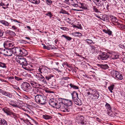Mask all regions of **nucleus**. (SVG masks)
Wrapping results in <instances>:
<instances>
[{
  "instance_id": "1",
  "label": "nucleus",
  "mask_w": 125,
  "mask_h": 125,
  "mask_svg": "<svg viewBox=\"0 0 125 125\" xmlns=\"http://www.w3.org/2000/svg\"><path fill=\"white\" fill-rule=\"evenodd\" d=\"M29 82L31 84V85L35 88L32 89V93H33L34 94H37V95H41V87L42 85L37 83L33 80H31V79L29 80Z\"/></svg>"
},
{
  "instance_id": "2",
  "label": "nucleus",
  "mask_w": 125,
  "mask_h": 125,
  "mask_svg": "<svg viewBox=\"0 0 125 125\" xmlns=\"http://www.w3.org/2000/svg\"><path fill=\"white\" fill-rule=\"evenodd\" d=\"M86 94L93 100H95L98 99L99 96V92L94 89L89 88L86 90Z\"/></svg>"
},
{
  "instance_id": "3",
  "label": "nucleus",
  "mask_w": 125,
  "mask_h": 125,
  "mask_svg": "<svg viewBox=\"0 0 125 125\" xmlns=\"http://www.w3.org/2000/svg\"><path fill=\"white\" fill-rule=\"evenodd\" d=\"M16 61L18 63L22 65V67L26 70H28V67L31 66L28 64L26 59L23 57L19 56L16 58Z\"/></svg>"
},
{
  "instance_id": "4",
  "label": "nucleus",
  "mask_w": 125,
  "mask_h": 125,
  "mask_svg": "<svg viewBox=\"0 0 125 125\" xmlns=\"http://www.w3.org/2000/svg\"><path fill=\"white\" fill-rule=\"evenodd\" d=\"M35 96V102L37 103L41 104H45L47 102L45 97L41 95H36Z\"/></svg>"
},
{
  "instance_id": "5",
  "label": "nucleus",
  "mask_w": 125,
  "mask_h": 125,
  "mask_svg": "<svg viewBox=\"0 0 125 125\" xmlns=\"http://www.w3.org/2000/svg\"><path fill=\"white\" fill-rule=\"evenodd\" d=\"M21 86V89L23 90L29 92L30 93H32V87L29 83L27 82L23 83Z\"/></svg>"
},
{
  "instance_id": "6",
  "label": "nucleus",
  "mask_w": 125,
  "mask_h": 125,
  "mask_svg": "<svg viewBox=\"0 0 125 125\" xmlns=\"http://www.w3.org/2000/svg\"><path fill=\"white\" fill-rule=\"evenodd\" d=\"M111 74L117 80H121L123 79L122 75L117 71H112L111 72Z\"/></svg>"
},
{
  "instance_id": "7",
  "label": "nucleus",
  "mask_w": 125,
  "mask_h": 125,
  "mask_svg": "<svg viewBox=\"0 0 125 125\" xmlns=\"http://www.w3.org/2000/svg\"><path fill=\"white\" fill-rule=\"evenodd\" d=\"M13 52L11 48H10L8 49H3L1 51V53L5 56H10L12 55Z\"/></svg>"
},
{
  "instance_id": "8",
  "label": "nucleus",
  "mask_w": 125,
  "mask_h": 125,
  "mask_svg": "<svg viewBox=\"0 0 125 125\" xmlns=\"http://www.w3.org/2000/svg\"><path fill=\"white\" fill-rule=\"evenodd\" d=\"M14 45L12 42L9 40L5 41L3 44L4 47L6 49L12 47Z\"/></svg>"
},
{
  "instance_id": "9",
  "label": "nucleus",
  "mask_w": 125,
  "mask_h": 125,
  "mask_svg": "<svg viewBox=\"0 0 125 125\" xmlns=\"http://www.w3.org/2000/svg\"><path fill=\"white\" fill-rule=\"evenodd\" d=\"M70 107L66 105L63 103L60 110L63 112H68L70 111Z\"/></svg>"
},
{
  "instance_id": "10",
  "label": "nucleus",
  "mask_w": 125,
  "mask_h": 125,
  "mask_svg": "<svg viewBox=\"0 0 125 125\" xmlns=\"http://www.w3.org/2000/svg\"><path fill=\"white\" fill-rule=\"evenodd\" d=\"M66 2L67 4L72 5L74 7L78 6V3L77 0H67Z\"/></svg>"
},
{
  "instance_id": "11",
  "label": "nucleus",
  "mask_w": 125,
  "mask_h": 125,
  "mask_svg": "<svg viewBox=\"0 0 125 125\" xmlns=\"http://www.w3.org/2000/svg\"><path fill=\"white\" fill-rule=\"evenodd\" d=\"M35 77L38 80L43 82H45L44 77L39 73H37L35 75Z\"/></svg>"
},
{
  "instance_id": "12",
  "label": "nucleus",
  "mask_w": 125,
  "mask_h": 125,
  "mask_svg": "<svg viewBox=\"0 0 125 125\" xmlns=\"http://www.w3.org/2000/svg\"><path fill=\"white\" fill-rule=\"evenodd\" d=\"M109 57V55L108 54L105 52H103L99 55L98 57V58L101 59L102 60H105L107 59Z\"/></svg>"
},
{
  "instance_id": "13",
  "label": "nucleus",
  "mask_w": 125,
  "mask_h": 125,
  "mask_svg": "<svg viewBox=\"0 0 125 125\" xmlns=\"http://www.w3.org/2000/svg\"><path fill=\"white\" fill-rule=\"evenodd\" d=\"M15 51L14 52L15 54L17 55H24L23 51L24 50H22L19 48H16L15 49Z\"/></svg>"
},
{
  "instance_id": "14",
  "label": "nucleus",
  "mask_w": 125,
  "mask_h": 125,
  "mask_svg": "<svg viewBox=\"0 0 125 125\" xmlns=\"http://www.w3.org/2000/svg\"><path fill=\"white\" fill-rule=\"evenodd\" d=\"M73 100L74 101L78 98V94L75 91H73L71 94Z\"/></svg>"
},
{
  "instance_id": "15",
  "label": "nucleus",
  "mask_w": 125,
  "mask_h": 125,
  "mask_svg": "<svg viewBox=\"0 0 125 125\" xmlns=\"http://www.w3.org/2000/svg\"><path fill=\"white\" fill-rule=\"evenodd\" d=\"M2 110L5 113L7 114V115H10L11 112L9 108L6 107L5 108H3Z\"/></svg>"
},
{
  "instance_id": "16",
  "label": "nucleus",
  "mask_w": 125,
  "mask_h": 125,
  "mask_svg": "<svg viewBox=\"0 0 125 125\" xmlns=\"http://www.w3.org/2000/svg\"><path fill=\"white\" fill-rule=\"evenodd\" d=\"M64 104L67 106L70 107L72 105V102L70 100L65 99L64 101Z\"/></svg>"
},
{
  "instance_id": "17",
  "label": "nucleus",
  "mask_w": 125,
  "mask_h": 125,
  "mask_svg": "<svg viewBox=\"0 0 125 125\" xmlns=\"http://www.w3.org/2000/svg\"><path fill=\"white\" fill-rule=\"evenodd\" d=\"M93 2L96 5L99 6H101L103 5V3L101 1H100L99 0H93Z\"/></svg>"
},
{
  "instance_id": "18",
  "label": "nucleus",
  "mask_w": 125,
  "mask_h": 125,
  "mask_svg": "<svg viewBox=\"0 0 125 125\" xmlns=\"http://www.w3.org/2000/svg\"><path fill=\"white\" fill-rule=\"evenodd\" d=\"M38 72L42 74L43 73L47 72V70L44 68L39 67L38 69Z\"/></svg>"
},
{
  "instance_id": "19",
  "label": "nucleus",
  "mask_w": 125,
  "mask_h": 125,
  "mask_svg": "<svg viewBox=\"0 0 125 125\" xmlns=\"http://www.w3.org/2000/svg\"><path fill=\"white\" fill-rule=\"evenodd\" d=\"M0 125H8L7 122L3 118H0Z\"/></svg>"
},
{
  "instance_id": "20",
  "label": "nucleus",
  "mask_w": 125,
  "mask_h": 125,
  "mask_svg": "<svg viewBox=\"0 0 125 125\" xmlns=\"http://www.w3.org/2000/svg\"><path fill=\"white\" fill-rule=\"evenodd\" d=\"M97 65L98 67H100L102 69H106L109 67L107 64H97Z\"/></svg>"
},
{
  "instance_id": "21",
  "label": "nucleus",
  "mask_w": 125,
  "mask_h": 125,
  "mask_svg": "<svg viewBox=\"0 0 125 125\" xmlns=\"http://www.w3.org/2000/svg\"><path fill=\"white\" fill-rule=\"evenodd\" d=\"M111 57L112 59L115 60L119 58V55L115 53H112L111 54Z\"/></svg>"
},
{
  "instance_id": "22",
  "label": "nucleus",
  "mask_w": 125,
  "mask_h": 125,
  "mask_svg": "<svg viewBox=\"0 0 125 125\" xmlns=\"http://www.w3.org/2000/svg\"><path fill=\"white\" fill-rule=\"evenodd\" d=\"M79 4H80L81 6L80 7V8H82L84 10H88V8H87V6L86 5L83 3H81L79 2Z\"/></svg>"
},
{
  "instance_id": "23",
  "label": "nucleus",
  "mask_w": 125,
  "mask_h": 125,
  "mask_svg": "<svg viewBox=\"0 0 125 125\" xmlns=\"http://www.w3.org/2000/svg\"><path fill=\"white\" fill-rule=\"evenodd\" d=\"M75 104L78 105H81L82 104V101L78 98L76 100L74 101Z\"/></svg>"
},
{
  "instance_id": "24",
  "label": "nucleus",
  "mask_w": 125,
  "mask_h": 125,
  "mask_svg": "<svg viewBox=\"0 0 125 125\" xmlns=\"http://www.w3.org/2000/svg\"><path fill=\"white\" fill-rule=\"evenodd\" d=\"M62 104L63 103L62 102H60L58 103H56V104L54 106V107L57 109H60Z\"/></svg>"
},
{
  "instance_id": "25",
  "label": "nucleus",
  "mask_w": 125,
  "mask_h": 125,
  "mask_svg": "<svg viewBox=\"0 0 125 125\" xmlns=\"http://www.w3.org/2000/svg\"><path fill=\"white\" fill-rule=\"evenodd\" d=\"M105 106L106 109L107 110V111L109 112L111 111V108L110 105L107 103H106L105 105Z\"/></svg>"
},
{
  "instance_id": "26",
  "label": "nucleus",
  "mask_w": 125,
  "mask_h": 125,
  "mask_svg": "<svg viewBox=\"0 0 125 125\" xmlns=\"http://www.w3.org/2000/svg\"><path fill=\"white\" fill-rule=\"evenodd\" d=\"M72 34L74 37H79L82 36V34L80 33L76 32L73 33Z\"/></svg>"
},
{
  "instance_id": "27",
  "label": "nucleus",
  "mask_w": 125,
  "mask_h": 125,
  "mask_svg": "<svg viewBox=\"0 0 125 125\" xmlns=\"http://www.w3.org/2000/svg\"><path fill=\"white\" fill-rule=\"evenodd\" d=\"M30 2L32 3L38 4L40 2L39 0H28Z\"/></svg>"
},
{
  "instance_id": "28",
  "label": "nucleus",
  "mask_w": 125,
  "mask_h": 125,
  "mask_svg": "<svg viewBox=\"0 0 125 125\" xmlns=\"http://www.w3.org/2000/svg\"><path fill=\"white\" fill-rule=\"evenodd\" d=\"M118 16L121 19L123 20H125V14L123 13H120L119 14Z\"/></svg>"
},
{
  "instance_id": "29",
  "label": "nucleus",
  "mask_w": 125,
  "mask_h": 125,
  "mask_svg": "<svg viewBox=\"0 0 125 125\" xmlns=\"http://www.w3.org/2000/svg\"><path fill=\"white\" fill-rule=\"evenodd\" d=\"M56 102H55L54 101L52 100H50L49 101V103L50 105L53 107H54V106L56 104Z\"/></svg>"
},
{
  "instance_id": "30",
  "label": "nucleus",
  "mask_w": 125,
  "mask_h": 125,
  "mask_svg": "<svg viewBox=\"0 0 125 125\" xmlns=\"http://www.w3.org/2000/svg\"><path fill=\"white\" fill-rule=\"evenodd\" d=\"M7 63L0 62V67L3 68H6L7 67Z\"/></svg>"
},
{
  "instance_id": "31",
  "label": "nucleus",
  "mask_w": 125,
  "mask_h": 125,
  "mask_svg": "<svg viewBox=\"0 0 125 125\" xmlns=\"http://www.w3.org/2000/svg\"><path fill=\"white\" fill-rule=\"evenodd\" d=\"M117 24L119 26V27L122 29H125V25L124 24L120 23L119 22H117Z\"/></svg>"
},
{
  "instance_id": "32",
  "label": "nucleus",
  "mask_w": 125,
  "mask_h": 125,
  "mask_svg": "<svg viewBox=\"0 0 125 125\" xmlns=\"http://www.w3.org/2000/svg\"><path fill=\"white\" fill-rule=\"evenodd\" d=\"M115 87V85L114 84H112L108 87V89L111 92L113 93V90Z\"/></svg>"
},
{
  "instance_id": "33",
  "label": "nucleus",
  "mask_w": 125,
  "mask_h": 125,
  "mask_svg": "<svg viewBox=\"0 0 125 125\" xmlns=\"http://www.w3.org/2000/svg\"><path fill=\"white\" fill-rule=\"evenodd\" d=\"M71 88H73L74 89H78L79 87L78 86L74 85L73 84L71 83L69 84Z\"/></svg>"
},
{
  "instance_id": "34",
  "label": "nucleus",
  "mask_w": 125,
  "mask_h": 125,
  "mask_svg": "<svg viewBox=\"0 0 125 125\" xmlns=\"http://www.w3.org/2000/svg\"><path fill=\"white\" fill-rule=\"evenodd\" d=\"M86 41L87 43L89 44H92L94 43L92 40L90 39H86Z\"/></svg>"
},
{
  "instance_id": "35",
  "label": "nucleus",
  "mask_w": 125,
  "mask_h": 125,
  "mask_svg": "<svg viewBox=\"0 0 125 125\" xmlns=\"http://www.w3.org/2000/svg\"><path fill=\"white\" fill-rule=\"evenodd\" d=\"M93 11L94 12L97 13H99L100 12L95 6H93Z\"/></svg>"
},
{
  "instance_id": "36",
  "label": "nucleus",
  "mask_w": 125,
  "mask_h": 125,
  "mask_svg": "<svg viewBox=\"0 0 125 125\" xmlns=\"http://www.w3.org/2000/svg\"><path fill=\"white\" fill-rule=\"evenodd\" d=\"M60 13L67 14L68 15L69 14V13L67 11L62 9L60 11Z\"/></svg>"
},
{
  "instance_id": "37",
  "label": "nucleus",
  "mask_w": 125,
  "mask_h": 125,
  "mask_svg": "<svg viewBox=\"0 0 125 125\" xmlns=\"http://www.w3.org/2000/svg\"><path fill=\"white\" fill-rule=\"evenodd\" d=\"M111 20L112 21L115 22H117L118 20L116 17L115 16H113L111 17Z\"/></svg>"
},
{
  "instance_id": "38",
  "label": "nucleus",
  "mask_w": 125,
  "mask_h": 125,
  "mask_svg": "<svg viewBox=\"0 0 125 125\" xmlns=\"http://www.w3.org/2000/svg\"><path fill=\"white\" fill-rule=\"evenodd\" d=\"M1 23L6 26H8L9 25V23L6 21L2 20L1 21Z\"/></svg>"
},
{
  "instance_id": "39",
  "label": "nucleus",
  "mask_w": 125,
  "mask_h": 125,
  "mask_svg": "<svg viewBox=\"0 0 125 125\" xmlns=\"http://www.w3.org/2000/svg\"><path fill=\"white\" fill-rule=\"evenodd\" d=\"M43 117L46 120H48L51 118V117L50 116L47 115H43Z\"/></svg>"
},
{
  "instance_id": "40",
  "label": "nucleus",
  "mask_w": 125,
  "mask_h": 125,
  "mask_svg": "<svg viewBox=\"0 0 125 125\" xmlns=\"http://www.w3.org/2000/svg\"><path fill=\"white\" fill-rule=\"evenodd\" d=\"M90 47H91V49L92 51L94 52H96L97 51L96 48L93 45H90Z\"/></svg>"
},
{
  "instance_id": "41",
  "label": "nucleus",
  "mask_w": 125,
  "mask_h": 125,
  "mask_svg": "<svg viewBox=\"0 0 125 125\" xmlns=\"http://www.w3.org/2000/svg\"><path fill=\"white\" fill-rule=\"evenodd\" d=\"M53 75L52 74H50L49 75L46 76L45 77V78L47 80L49 81V80L52 77H53Z\"/></svg>"
},
{
  "instance_id": "42",
  "label": "nucleus",
  "mask_w": 125,
  "mask_h": 125,
  "mask_svg": "<svg viewBox=\"0 0 125 125\" xmlns=\"http://www.w3.org/2000/svg\"><path fill=\"white\" fill-rule=\"evenodd\" d=\"M62 36L64 37V38H65L66 39L69 41L71 40L72 39V38L71 37H69L68 36H66L64 34L62 35Z\"/></svg>"
},
{
  "instance_id": "43",
  "label": "nucleus",
  "mask_w": 125,
  "mask_h": 125,
  "mask_svg": "<svg viewBox=\"0 0 125 125\" xmlns=\"http://www.w3.org/2000/svg\"><path fill=\"white\" fill-rule=\"evenodd\" d=\"M8 80L9 81L11 82V83L13 82V80L14 79V77L13 76H10L8 77Z\"/></svg>"
},
{
  "instance_id": "44",
  "label": "nucleus",
  "mask_w": 125,
  "mask_h": 125,
  "mask_svg": "<svg viewBox=\"0 0 125 125\" xmlns=\"http://www.w3.org/2000/svg\"><path fill=\"white\" fill-rule=\"evenodd\" d=\"M4 95L10 98H11L12 96V95L10 93L7 92H6V93L4 94Z\"/></svg>"
},
{
  "instance_id": "45",
  "label": "nucleus",
  "mask_w": 125,
  "mask_h": 125,
  "mask_svg": "<svg viewBox=\"0 0 125 125\" xmlns=\"http://www.w3.org/2000/svg\"><path fill=\"white\" fill-rule=\"evenodd\" d=\"M46 2L48 5H50L52 3V1L51 0H47Z\"/></svg>"
},
{
  "instance_id": "46",
  "label": "nucleus",
  "mask_w": 125,
  "mask_h": 125,
  "mask_svg": "<svg viewBox=\"0 0 125 125\" xmlns=\"http://www.w3.org/2000/svg\"><path fill=\"white\" fill-rule=\"evenodd\" d=\"M46 15L49 16L50 18H51L53 16L51 14L50 12H48L46 13Z\"/></svg>"
},
{
  "instance_id": "47",
  "label": "nucleus",
  "mask_w": 125,
  "mask_h": 125,
  "mask_svg": "<svg viewBox=\"0 0 125 125\" xmlns=\"http://www.w3.org/2000/svg\"><path fill=\"white\" fill-rule=\"evenodd\" d=\"M4 32L2 29H0V38L2 37L3 36Z\"/></svg>"
},
{
  "instance_id": "48",
  "label": "nucleus",
  "mask_w": 125,
  "mask_h": 125,
  "mask_svg": "<svg viewBox=\"0 0 125 125\" xmlns=\"http://www.w3.org/2000/svg\"><path fill=\"white\" fill-rule=\"evenodd\" d=\"M119 46V47L125 49V43L122 45L120 44Z\"/></svg>"
},
{
  "instance_id": "49",
  "label": "nucleus",
  "mask_w": 125,
  "mask_h": 125,
  "mask_svg": "<svg viewBox=\"0 0 125 125\" xmlns=\"http://www.w3.org/2000/svg\"><path fill=\"white\" fill-rule=\"evenodd\" d=\"M42 45L43 46V48L46 49L48 50H50V48L48 46H46L44 44H42Z\"/></svg>"
},
{
  "instance_id": "50",
  "label": "nucleus",
  "mask_w": 125,
  "mask_h": 125,
  "mask_svg": "<svg viewBox=\"0 0 125 125\" xmlns=\"http://www.w3.org/2000/svg\"><path fill=\"white\" fill-rule=\"evenodd\" d=\"M60 28L61 29L64 30H66L67 31H69V29L66 27H61Z\"/></svg>"
},
{
  "instance_id": "51",
  "label": "nucleus",
  "mask_w": 125,
  "mask_h": 125,
  "mask_svg": "<svg viewBox=\"0 0 125 125\" xmlns=\"http://www.w3.org/2000/svg\"><path fill=\"white\" fill-rule=\"evenodd\" d=\"M6 92L5 91L2 90L0 89V93H1L3 95H4V94H5V93Z\"/></svg>"
},
{
  "instance_id": "52",
  "label": "nucleus",
  "mask_w": 125,
  "mask_h": 125,
  "mask_svg": "<svg viewBox=\"0 0 125 125\" xmlns=\"http://www.w3.org/2000/svg\"><path fill=\"white\" fill-rule=\"evenodd\" d=\"M6 92L5 91L2 90L0 89V93H1L3 95H4V94H5V93Z\"/></svg>"
},
{
  "instance_id": "53",
  "label": "nucleus",
  "mask_w": 125,
  "mask_h": 125,
  "mask_svg": "<svg viewBox=\"0 0 125 125\" xmlns=\"http://www.w3.org/2000/svg\"><path fill=\"white\" fill-rule=\"evenodd\" d=\"M112 32L111 31H110V30L109 29L108 30L107 34H108L109 35H110L112 34Z\"/></svg>"
},
{
  "instance_id": "54",
  "label": "nucleus",
  "mask_w": 125,
  "mask_h": 125,
  "mask_svg": "<svg viewBox=\"0 0 125 125\" xmlns=\"http://www.w3.org/2000/svg\"><path fill=\"white\" fill-rule=\"evenodd\" d=\"M15 79L17 81L21 80L22 79L21 78H20L16 76H15Z\"/></svg>"
},
{
  "instance_id": "55",
  "label": "nucleus",
  "mask_w": 125,
  "mask_h": 125,
  "mask_svg": "<svg viewBox=\"0 0 125 125\" xmlns=\"http://www.w3.org/2000/svg\"><path fill=\"white\" fill-rule=\"evenodd\" d=\"M69 78L68 77H62V79L65 80H67L68 79H69Z\"/></svg>"
},
{
  "instance_id": "56",
  "label": "nucleus",
  "mask_w": 125,
  "mask_h": 125,
  "mask_svg": "<svg viewBox=\"0 0 125 125\" xmlns=\"http://www.w3.org/2000/svg\"><path fill=\"white\" fill-rule=\"evenodd\" d=\"M12 115L13 116H14L15 117H16L17 116L16 114V113L12 112L10 114V115Z\"/></svg>"
},
{
  "instance_id": "57",
  "label": "nucleus",
  "mask_w": 125,
  "mask_h": 125,
  "mask_svg": "<svg viewBox=\"0 0 125 125\" xmlns=\"http://www.w3.org/2000/svg\"><path fill=\"white\" fill-rule=\"evenodd\" d=\"M10 105H12V106L14 107H16L17 106V105L15 104H12L11 103H10Z\"/></svg>"
},
{
  "instance_id": "58",
  "label": "nucleus",
  "mask_w": 125,
  "mask_h": 125,
  "mask_svg": "<svg viewBox=\"0 0 125 125\" xmlns=\"http://www.w3.org/2000/svg\"><path fill=\"white\" fill-rule=\"evenodd\" d=\"M77 28L79 29H81L82 27L81 25L80 24H78V26H77Z\"/></svg>"
},
{
  "instance_id": "59",
  "label": "nucleus",
  "mask_w": 125,
  "mask_h": 125,
  "mask_svg": "<svg viewBox=\"0 0 125 125\" xmlns=\"http://www.w3.org/2000/svg\"><path fill=\"white\" fill-rule=\"evenodd\" d=\"M107 4L106 5V8L108 10H109V4L108 3H107Z\"/></svg>"
},
{
  "instance_id": "60",
  "label": "nucleus",
  "mask_w": 125,
  "mask_h": 125,
  "mask_svg": "<svg viewBox=\"0 0 125 125\" xmlns=\"http://www.w3.org/2000/svg\"><path fill=\"white\" fill-rule=\"evenodd\" d=\"M87 78L88 79H93V78H92V77H91V76H90V75H88Z\"/></svg>"
},
{
  "instance_id": "61",
  "label": "nucleus",
  "mask_w": 125,
  "mask_h": 125,
  "mask_svg": "<svg viewBox=\"0 0 125 125\" xmlns=\"http://www.w3.org/2000/svg\"><path fill=\"white\" fill-rule=\"evenodd\" d=\"M9 32H10L9 33H12L13 35H15V34H16L15 33V32H13V31H10Z\"/></svg>"
},
{
  "instance_id": "62",
  "label": "nucleus",
  "mask_w": 125,
  "mask_h": 125,
  "mask_svg": "<svg viewBox=\"0 0 125 125\" xmlns=\"http://www.w3.org/2000/svg\"><path fill=\"white\" fill-rule=\"evenodd\" d=\"M12 29L14 30L17 29V28L15 27V26H12Z\"/></svg>"
},
{
  "instance_id": "63",
  "label": "nucleus",
  "mask_w": 125,
  "mask_h": 125,
  "mask_svg": "<svg viewBox=\"0 0 125 125\" xmlns=\"http://www.w3.org/2000/svg\"><path fill=\"white\" fill-rule=\"evenodd\" d=\"M103 31L105 33H107L108 30H105L104 29V30H103Z\"/></svg>"
},
{
  "instance_id": "64",
  "label": "nucleus",
  "mask_w": 125,
  "mask_h": 125,
  "mask_svg": "<svg viewBox=\"0 0 125 125\" xmlns=\"http://www.w3.org/2000/svg\"><path fill=\"white\" fill-rule=\"evenodd\" d=\"M123 62L125 63V57L123 58L122 60Z\"/></svg>"
}]
</instances>
